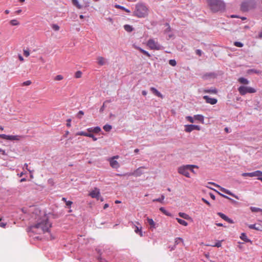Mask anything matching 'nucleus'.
I'll list each match as a JSON object with an SVG mask.
<instances>
[{"mask_svg": "<svg viewBox=\"0 0 262 262\" xmlns=\"http://www.w3.org/2000/svg\"><path fill=\"white\" fill-rule=\"evenodd\" d=\"M51 227V223L49 222L48 217L44 215L34 225L30 226L28 228V232L36 234H41L48 233L49 236H47L48 239H53L54 237L50 233L49 229Z\"/></svg>", "mask_w": 262, "mask_h": 262, "instance_id": "nucleus-1", "label": "nucleus"}, {"mask_svg": "<svg viewBox=\"0 0 262 262\" xmlns=\"http://www.w3.org/2000/svg\"><path fill=\"white\" fill-rule=\"evenodd\" d=\"M207 6L212 13L222 12L225 10L226 5L222 0H206Z\"/></svg>", "mask_w": 262, "mask_h": 262, "instance_id": "nucleus-2", "label": "nucleus"}, {"mask_svg": "<svg viewBox=\"0 0 262 262\" xmlns=\"http://www.w3.org/2000/svg\"><path fill=\"white\" fill-rule=\"evenodd\" d=\"M148 15V9L143 3H138L135 6V10L133 12V16L138 18H145Z\"/></svg>", "mask_w": 262, "mask_h": 262, "instance_id": "nucleus-3", "label": "nucleus"}, {"mask_svg": "<svg viewBox=\"0 0 262 262\" xmlns=\"http://www.w3.org/2000/svg\"><path fill=\"white\" fill-rule=\"evenodd\" d=\"M256 7V2L255 0H244L240 5V10L243 12H247Z\"/></svg>", "mask_w": 262, "mask_h": 262, "instance_id": "nucleus-4", "label": "nucleus"}, {"mask_svg": "<svg viewBox=\"0 0 262 262\" xmlns=\"http://www.w3.org/2000/svg\"><path fill=\"white\" fill-rule=\"evenodd\" d=\"M194 167L198 168V166L194 165H187L181 166L178 169V172L179 173L185 176L187 178H190L189 173L188 172L189 168Z\"/></svg>", "mask_w": 262, "mask_h": 262, "instance_id": "nucleus-5", "label": "nucleus"}, {"mask_svg": "<svg viewBox=\"0 0 262 262\" xmlns=\"http://www.w3.org/2000/svg\"><path fill=\"white\" fill-rule=\"evenodd\" d=\"M238 91L241 95H245L247 93H254L256 92V90L251 87L245 86H240L238 88Z\"/></svg>", "mask_w": 262, "mask_h": 262, "instance_id": "nucleus-6", "label": "nucleus"}, {"mask_svg": "<svg viewBox=\"0 0 262 262\" xmlns=\"http://www.w3.org/2000/svg\"><path fill=\"white\" fill-rule=\"evenodd\" d=\"M23 138L22 136L19 135H7L6 134H1L0 138L2 139H5L6 140H10V141H19Z\"/></svg>", "mask_w": 262, "mask_h": 262, "instance_id": "nucleus-7", "label": "nucleus"}, {"mask_svg": "<svg viewBox=\"0 0 262 262\" xmlns=\"http://www.w3.org/2000/svg\"><path fill=\"white\" fill-rule=\"evenodd\" d=\"M208 184L213 185L219 188L220 190L221 191L223 192L224 193H225L228 195H230L236 198V199H238V200L239 199V198L238 197L237 195H236L235 194L233 193L230 190L226 189L213 182H209Z\"/></svg>", "mask_w": 262, "mask_h": 262, "instance_id": "nucleus-8", "label": "nucleus"}, {"mask_svg": "<svg viewBox=\"0 0 262 262\" xmlns=\"http://www.w3.org/2000/svg\"><path fill=\"white\" fill-rule=\"evenodd\" d=\"M147 45L152 50H159L161 49V46L152 39H150L147 41Z\"/></svg>", "mask_w": 262, "mask_h": 262, "instance_id": "nucleus-9", "label": "nucleus"}, {"mask_svg": "<svg viewBox=\"0 0 262 262\" xmlns=\"http://www.w3.org/2000/svg\"><path fill=\"white\" fill-rule=\"evenodd\" d=\"M201 127L197 125L187 124L185 125V131L187 133H190L193 130H200Z\"/></svg>", "mask_w": 262, "mask_h": 262, "instance_id": "nucleus-10", "label": "nucleus"}, {"mask_svg": "<svg viewBox=\"0 0 262 262\" xmlns=\"http://www.w3.org/2000/svg\"><path fill=\"white\" fill-rule=\"evenodd\" d=\"M90 195L93 198H96L98 200L100 199L101 201H103V199L101 198L100 195L99 190L96 188L90 193Z\"/></svg>", "mask_w": 262, "mask_h": 262, "instance_id": "nucleus-11", "label": "nucleus"}, {"mask_svg": "<svg viewBox=\"0 0 262 262\" xmlns=\"http://www.w3.org/2000/svg\"><path fill=\"white\" fill-rule=\"evenodd\" d=\"M243 176H248L250 177H261L262 176V171L260 170H256L252 172H247V173H243L242 174Z\"/></svg>", "mask_w": 262, "mask_h": 262, "instance_id": "nucleus-12", "label": "nucleus"}, {"mask_svg": "<svg viewBox=\"0 0 262 262\" xmlns=\"http://www.w3.org/2000/svg\"><path fill=\"white\" fill-rule=\"evenodd\" d=\"M203 98L205 100L207 103H209L212 105L216 104L217 102V99L210 98L207 95L204 96Z\"/></svg>", "mask_w": 262, "mask_h": 262, "instance_id": "nucleus-13", "label": "nucleus"}, {"mask_svg": "<svg viewBox=\"0 0 262 262\" xmlns=\"http://www.w3.org/2000/svg\"><path fill=\"white\" fill-rule=\"evenodd\" d=\"M143 168V167H141L137 169H136L134 173H124L123 174L120 173H116V176H132L134 174H136L137 175H140L142 173V172L140 171V168Z\"/></svg>", "mask_w": 262, "mask_h": 262, "instance_id": "nucleus-14", "label": "nucleus"}, {"mask_svg": "<svg viewBox=\"0 0 262 262\" xmlns=\"http://www.w3.org/2000/svg\"><path fill=\"white\" fill-rule=\"evenodd\" d=\"M76 135L92 138L94 141H96L97 140V138L95 137V136L92 133H88L84 132H80L77 133Z\"/></svg>", "mask_w": 262, "mask_h": 262, "instance_id": "nucleus-15", "label": "nucleus"}, {"mask_svg": "<svg viewBox=\"0 0 262 262\" xmlns=\"http://www.w3.org/2000/svg\"><path fill=\"white\" fill-rule=\"evenodd\" d=\"M217 214L222 219H223L224 220L228 222L229 223L233 224L234 223V221L232 219L229 218L227 215H226L224 213H223L222 212H218Z\"/></svg>", "mask_w": 262, "mask_h": 262, "instance_id": "nucleus-16", "label": "nucleus"}, {"mask_svg": "<svg viewBox=\"0 0 262 262\" xmlns=\"http://www.w3.org/2000/svg\"><path fill=\"white\" fill-rule=\"evenodd\" d=\"M217 76V74L214 72L206 73L203 75L202 78L204 79H207L208 78H214Z\"/></svg>", "mask_w": 262, "mask_h": 262, "instance_id": "nucleus-17", "label": "nucleus"}, {"mask_svg": "<svg viewBox=\"0 0 262 262\" xmlns=\"http://www.w3.org/2000/svg\"><path fill=\"white\" fill-rule=\"evenodd\" d=\"M150 90L152 92L153 94H154L157 96L161 98H163V95L160 92H159L155 88L151 87L150 88Z\"/></svg>", "mask_w": 262, "mask_h": 262, "instance_id": "nucleus-18", "label": "nucleus"}, {"mask_svg": "<svg viewBox=\"0 0 262 262\" xmlns=\"http://www.w3.org/2000/svg\"><path fill=\"white\" fill-rule=\"evenodd\" d=\"M89 132H94L95 133H98L101 131V128L99 126L92 127L88 128Z\"/></svg>", "mask_w": 262, "mask_h": 262, "instance_id": "nucleus-19", "label": "nucleus"}, {"mask_svg": "<svg viewBox=\"0 0 262 262\" xmlns=\"http://www.w3.org/2000/svg\"><path fill=\"white\" fill-rule=\"evenodd\" d=\"M203 92L205 93H212L216 94L217 93V90L215 88H211L209 89H204Z\"/></svg>", "mask_w": 262, "mask_h": 262, "instance_id": "nucleus-20", "label": "nucleus"}, {"mask_svg": "<svg viewBox=\"0 0 262 262\" xmlns=\"http://www.w3.org/2000/svg\"><path fill=\"white\" fill-rule=\"evenodd\" d=\"M240 238L242 240L244 241L246 243H252V241L247 238L246 234L245 233H242L240 236Z\"/></svg>", "mask_w": 262, "mask_h": 262, "instance_id": "nucleus-21", "label": "nucleus"}, {"mask_svg": "<svg viewBox=\"0 0 262 262\" xmlns=\"http://www.w3.org/2000/svg\"><path fill=\"white\" fill-rule=\"evenodd\" d=\"M248 227L250 229L262 231V226L260 225H259L258 226H256V224H251L249 225Z\"/></svg>", "mask_w": 262, "mask_h": 262, "instance_id": "nucleus-22", "label": "nucleus"}, {"mask_svg": "<svg viewBox=\"0 0 262 262\" xmlns=\"http://www.w3.org/2000/svg\"><path fill=\"white\" fill-rule=\"evenodd\" d=\"M194 119L196 120L199 121L202 123H204V117L202 115H194Z\"/></svg>", "mask_w": 262, "mask_h": 262, "instance_id": "nucleus-23", "label": "nucleus"}, {"mask_svg": "<svg viewBox=\"0 0 262 262\" xmlns=\"http://www.w3.org/2000/svg\"><path fill=\"white\" fill-rule=\"evenodd\" d=\"M147 223L150 226V228H156V224L152 219L147 218Z\"/></svg>", "mask_w": 262, "mask_h": 262, "instance_id": "nucleus-24", "label": "nucleus"}, {"mask_svg": "<svg viewBox=\"0 0 262 262\" xmlns=\"http://www.w3.org/2000/svg\"><path fill=\"white\" fill-rule=\"evenodd\" d=\"M136 48L137 49H138L139 51H140V52H141L142 54H143L144 55L147 56V57H151L150 54L147 51L142 49L140 47H136Z\"/></svg>", "mask_w": 262, "mask_h": 262, "instance_id": "nucleus-25", "label": "nucleus"}, {"mask_svg": "<svg viewBox=\"0 0 262 262\" xmlns=\"http://www.w3.org/2000/svg\"><path fill=\"white\" fill-rule=\"evenodd\" d=\"M123 27L124 30L129 33L134 30V28L129 25H125Z\"/></svg>", "mask_w": 262, "mask_h": 262, "instance_id": "nucleus-26", "label": "nucleus"}, {"mask_svg": "<svg viewBox=\"0 0 262 262\" xmlns=\"http://www.w3.org/2000/svg\"><path fill=\"white\" fill-rule=\"evenodd\" d=\"M98 63L100 66H103L105 64V59L102 57H98L97 58Z\"/></svg>", "mask_w": 262, "mask_h": 262, "instance_id": "nucleus-27", "label": "nucleus"}, {"mask_svg": "<svg viewBox=\"0 0 262 262\" xmlns=\"http://www.w3.org/2000/svg\"><path fill=\"white\" fill-rule=\"evenodd\" d=\"M179 215L181 217L183 218V219H184L185 220H189V219H191L190 217L189 216V215L185 213L179 212Z\"/></svg>", "mask_w": 262, "mask_h": 262, "instance_id": "nucleus-28", "label": "nucleus"}, {"mask_svg": "<svg viewBox=\"0 0 262 262\" xmlns=\"http://www.w3.org/2000/svg\"><path fill=\"white\" fill-rule=\"evenodd\" d=\"M238 82L242 84H248L249 83V81L244 77H240L238 80Z\"/></svg>", "mask_w": 262, "mask_h": 262, "instance_id": "nucleus-29", "label": "nucleus"}, {"mask_svg": "<svg viewBox=\"0 0 262 262\" xmlns=\"http://www.w3.org/2000/svg\"><path fill=\"white\" fill-rule=\"evenodd\" d=\"M62 201L66 203V204L68 208H70L73 202L71 201H67L66 198H62Z\"/></svg>", "mask_w": 262, "mask_h": 262, "instance_id": "nucleus-30", "label": "nucleus"}, {"mask_svg": "<svg viewBox=\"0 0 262 262\" xmlns=\"http://www.w3.org/2000/svg\"><path fill=\"white\" fill-rule=\"evenodd\" d=\"M72 4L74 6H76L78 9H81L82 6L79 4L78 0H72Z\"/></svg>", "mask_w": 262, "mask_h": 262, "instance_id": "nucleus-31", "label": "nucleus"}, {"mask_svg": "<svg viewBox=\"0 0 262 262\" xmlns=\"http://www.w3.org/2000/svg\"><path fill=\"white\" fill-rule=\"evenodd\" d=\"M159 210L166 215L168 216H171V214L168 212L164 207H160Z\"/></svg>", "mask_w": 262, "mask_h": 262, "instance_id": "nucleus-32", "label": "nucleus"}, {"mask_svg": "<svg viewBox=\"0 0 262 262\" xmlns=\"http://www.w3.org/2000/svg\"><path fill=\"white\" fill-rule=\"evenodd\" d=\"M176 220L178 221V222L181 225H182L184 226H186L188 225L187 222H186L185 221H184L182 219H181L179 218H177Z\"/></svg>", "mask_w": 262, "mask_h": 262, "instance_id": "nucleus-33", "label": "nucleus"}, {"mask_svg": "<svg viewBox=\"0 0 262 262\" xmlns=\"http://www.w3.org/2000/svg\"><path fill=\"white\" fill-rule=\"evenodd\" d=\"M142 227H140V228L137 227V226H136V228L135 229V231L136 233H138L140 235V236H143V234H142Z\"/></svg>", "mask_w": 262, "mask_h": 262, "instance_id": "nucleus-34", "label": "nucleus"}, {"mask_svg": "<svg viewBox=\"0 0 262 262\" xmlns=\"http://www.w3.org/2000/svg\"><path fill=\"white\" fill-rule=\"evenodd\" d=\"M251 73H254L255 74H260L261 73V71L260 70H257L255 69H251L248 70V73L250 74Z\"/></svg>", "mask_w": 262, "mask_h": 262, "instance_id": "nucleus-35", "label": "nucleus"}, {"mask_svg": "<svg viewBox=\"0 0 262 262\" xmlns=\"http://www.w3.org/2000/svg\"><path fill=\"white\" fill-rule=\"evenodd\" d=\"M116 8H118V9H120L123 11H125V12H127V13H130V11L129 10L125 8L123 6H120L119 5H116Z\"/></svg>", "mask_w": 262, "mask_h": 262, "instance_id": "nucleus-36", "label": "nucleus"}, {"mask_svg": "<svg viewBox=\"0 0 262 262\" xmlns=\"http://www.w3.org/2000/svg\"><path fill=\"white\" fill-rule=\"evenodd\" d=\"M103 128L105 132H108L112 129V126L109 124H105L103 126Z\"/></svg>", "mask_w": 262, "mask_h": 262, "instance_id": "nucleus-37", "label": "nucleus"}, {"mask_svg": "<svg viewBox=\"0 0 262 262\" xmlns=\"http://www.w3.org/2000/svg\"><path fill=\"white\" fill-rule=\"evenodd\" d=\"M10 24L12 26H17L19 24V23L16 19H12L10 20Z\"/></svg>", "mask_w": 262, "mask_h": 262, "instance_id": "nucleus-38", "label": "nucleus"}, {"mask_svg": "<svg viewBox=\"0 0 262 262\" xmlns=\"http://www.w3.org/2000/svg\"><path fill=\"white\" fill-rule=\"evenodd\" d=\"M250 210L253 212H260V210H261V209L259 208H257L255 207H251Z\"/></svg>", "mask_w": 262, "mask_h": 262, "instance_id": "nucleus-39", "label": "nucleus"}, {"mask_svg": "<svg viewBox=\"0 0 262 262\" xmlns=\"http://www.w3.org/2000/svg\"><path fill=\"white\" fill-rule=\"evenodd\" d=\"M165 196L163 194L161 195V198L158 199H154L153 202H159L160 203H162L163 200L164 199Z\"/></svg>", "mask_w": 262, "mask_h": 262, "instance_id": "nucleus-40", "label": "nucleus"}, {"mask_svg": "<svg viewBox=\"0 0 262 262\" xmlns=\"http://www.w3.org/2000/svg\"><path fill=\"white\" fill-rule=\"evenodd\" d=\"M233 45L237 47H243L244 46V44L239 41H235Z\"/></svg>", "mask_w": 262, "mask_h": 262, "instance_id": "nucleus-41", "label": "nucleus"}, {"mask_svg": "<svg viewBox=\"0 0 262 262\" xmlns=\"http://www.w3.org/2000/svg\"><path fill=\"white\" fill-rule=\"evenodd\" d=\"M168 63L170 66L172 67H174L177 64V62L174 59H170L168 61Z\"/></svg>", "mask_w": 262, "mask_h": 262, "instance_id": "nucleus-42", "label": "nucleus"}, {"mask_svg": "<svg viewBox=\"0 0 262 262\" xmlns=\"http://www.w3.org/2000/svg\"><path fill=\"white\" fill-rule=\"evenodd\" d=\"M110 165L113 167H115V156L112 157L110 160Z\"/></svg>", "mask_w": 262, "mask_h": 262, "instance_id": "nucleus-43", "label": "nucleus"}, {"mask_svg": "<svg viewBox=\"0 0 262 262\" xmlns=\"http://www.w3.org/2000/svg\"><path fill=\"white\" fill-rule=\"evenodd\" d=\"M52 28L54 30H55V31H58V30H59L60 27H59V26L58 25H57V24H53V25H52Z\"/></svg>", "mask_w": 262, "mask_h": 262, "instance_id": "nucleus-44", "label": "nucleus"}, {"mask_svg": "<svg viewBox=\"0 0 262 262\" xmlns=\"http://www.w3.org/2000/svg\"><path fill=\"white\" fill-rule=\"evenodd\" d=\"M81 76H82V72L81 71H78L75 73V77L76 78H79L81 77Z\"/></svg>", "mask_w": 262, "mask_h": 262, "instance_id": "nucleus-45", "label": "nucleus"}, {"mask_svg": "<svg viewBox=\"0 0 262 262\" xmlns=\"http://www.w3.org/2000/svg\"><path fill=\"white\" fill-rule=\"evenodd\" d=\"M3 220V219L2 217H1L0 219V227L2 228H5L7 224L6 223L3 222H2Z\"/></svg>", "mask_w": 262, "mask_h": 262, "instance_id": "nucleus-46", "label": "nucleus"}, {"mask_svg": "<svg viewBox=\"0 0 262 262\" xmlns=\"http://www.w3.org/2000/svg\"><path fill=\"white\" fill-rule=\"evenodd\" d=\"M63 78V77L61 75H58L54 78V80L59 81L62 80Z\"/></svg>", "mask_w": 262, "mask_h": 262, "instance_id": "nucleus-47", "label": "nucleus"}, {"mask_svg": "<svg viewBox=\"0 0 262 262\" xmlns=\"http://www.w3.org/2000/svg\"><path fill=\"white\" fill-rule=\"evenodd\" d=\"M186 118L187 120L189 121L190 122L192 123L194 122V118L192 117L191 116H187Z\"/></svg>", "mask_w": 262, "mask_h": 262, "instance_id": "nucleus-48", "label": "nucleus"}, {"mask_svg": "<svg viewBox=\"0 0 262 262\" xmlns=\"http://www.w3.org/2000/svg\"><path fill=\"white\" fill-rule=\"evenodd\" d=\"M83 115L84 112L82 111H79L77 114V117L80 119Z\"/></svg>", "mask_w": 262, "mask_h": 262, "instance_id": "nucleus-49", "label": "nucleus"}, {"mask_svg": "<svg viewBox=\"0 0 262 262\" xmlns=\"http://www.w3.org/2000/svg\"><path fill=\"white\" fill-rule=\"evenodd\" d=\"M31 81L30 80H27V81H26L25 82H24L22 84L24 86H27V85H29L31 84Z\"/></svg>", "mask_w": 262, "mask_h": 262, "instance_id": "nucleus-50", "label": "nucleus"}, {"mask_svg": "<svg viewBox=\"0 0 262 262\" xmlns=\"http://www.w3.org/2000/svg\"><path fill=\"white\" fill-rule=\"evenodd\" d=\"M219 195H220L221 196H222V197L224 198H226L227 199H228L229 200L230 198L225 194H223L221 193H220V192L217 191V190H215Z\"/></svg>", "mask_w": 262, "mask_h": 262, "instance_id": "nucleus-51", "label": "nucleus"}, {"mask_svg": "<svg viewBox=\"0 0 262 262\" xmlns=\"http://www.w3.org/2000/svg\"><path fill=\"white\" fill-rule=\"evenodd\" d=\"M183 242V239L181 237H177L176 238L175 243L178 244L180 242Z\"/></svg>", "mask_w": 262, "mask_h": 262, "instance_id": "nucleus-52", "label": "nucleus"}, {"mask_svg": "<svg viewBox=\"0 0 262 262\" xmlns=\"http://www.w3.org/2000/svg\"><path fill=\"white\" fill-rule=\"evenodd\" d=\"M108 103V101H105L104 103H103V105L101 106V107L100 108V112H102L103 110H104V106L107 103Z\"/></svg>", "mask_w": 262, "mask_h": 262, "instance_id": "nucleus-53", "label": "nucleus"}, {"mask_svg": "<svg viewBox=\"0 0 262 262\" xmlns=\"http://www.w3.org/2000/svg\"><path fill=\"white\" fill-rule=\"evenodd\" d=\"M171 27H168L164 31V33H167L171 32Z\"/></svg>", "mask_w": 262, "mask_h": 262, "instance_id": "nucleus-54", "label": "nucleus"}, {"mask_svg": "<svg viewBox=\"0 0 262 262\" xmlns=\"http://www.w3.org/2000/svg\"><path fill=\"white\" fill-rule=\"evenodd\" d=\"M195 53L196 54V55H199V56H201L202 55V51L200 49H197L196 51H195Z\"/></svg>", "mask_w": 262, "mask_h": 262, "instance_id": "nucleus-55", "label": "nucleus"}, {"mask_svg": "<svg viewBox=\"0 0 262 262\" xmlns=\"http://www.w3.org/2000/svg\"><path fill=\"white\" fill-rule=\"evenodd\" d=\"M212 246L216 247H220L221 246V242L219 241L218 242L216 243L214 245H213Z\"/></svg>", "mask_w": 262, "mask_h": 262, "instance_id": "nucleus-56", "label": "nucleus"}, {"mask_svg": "<svg viewBox=\"0 0 262 262\" xmlns=\"http://www.w3.org/2000/svg\"><path fill=\"white\" fill-rule=\"evenodd\" d=\"M202 200L205 203H206L207 205H208L209 206H211V204L210 203L207 201L206 200V199H205L204 198H202Z\"/></svg>", "mask_w": 262, "mask_h": 262, "instance_id": "nucleus-57", "label": "nucleus"}, {"mask_svg": "<svg viewBox=\"0 0 262 262\" xmlns=\"http://www.w3.org/2000/svg\"><path fill=\"white\" fill-rule=\"evenodd\" d=\"M24 55L26 56V57H28L30 55V53H29V51H27V50H25L24 51Z\"/></svg>", "mask_w": 262, "mask_h": 262, "instance_id": "nucleus-58", "label": "nucleus"}, {"mask_svg": "<svg viewBox=\"0 0 262 262\" xmlns=\"http://www.w3.org/2000/svg\"><path fill=\"white\" fill-rule=\"evenodd\" d=\"M71 119H68L67 120V126H68V127H70L71 126Z\"/></svg>", "mask_w": 262, "mask_h": 262, "instance_id": "nucleus-59", "label": "nucleus"}, {"mask_svg": "<svg viewBox=\"0 0 262 262\" xmlns=\"http://www.w3.org/2000/svg\"><path fill=\"white\" fill-rule=\"evenodd\" d=\"M210 198L214 200L215 199V196L213 194V193H210Z\"/></svg>", "mask_w": 262, "mask_h": 262, "instance_id": "nucleus-60", "label": "nucleus"}, {"mask_svg": "<svg viewBox=\"0 0 262 262\" xmlns=\"http://www.w3.org/2000/svg\"><path fill=\"white\" fill-rule=\"evenodd\" d=\"M0 153H1L3 155H6L5 151L2 149V148H0Z\"/></svg>", "mask_w": 262, "mask_h": 262, "instance_id": "nucleus-61", "label": "nucleus"}, {"mask_svg": "<svg viewBox=\"0 0 262 262\" xmlns=\"http://www.w3.org/2000/svg\"><path fill=\"white\" fill-rule=\"evenodd\" d=\"M229 200L232 203H234V204H237V202L235 201V200H233L232 199L230 198L229 199Z\"/></svg>", "mask_w": 262, "mask_h": 262, "instance_id": "nucleus-62", "label": "nucleus"}, {"mask_svg": "<svg viewBox=\"0 0 262 262\" xmlns=\"http://www.w3.org/2000/svg\"><path fill=\"white\" fill-rule=\"evenodd\" d=\"M147 92L145 90H143L142 92V94L144 96H146L147 95Z\"/></svg>", "mask_w": 262, "mask_h": 262, "instance_id": "nucleus-63", "label": "nucleus"}, {"mask_svg": "<svg viewBox=\"0 0 262 262\" xmlns=\"http://www.w3.org/2000/svg\"><path fill=\"white\" fill-rule=\"evenodd\" d=\"M258 37L259 38H262V31L260 32L258 34Z\"/></svg>", "mask_w": 262, "mask_h": 262, "instance_id": "nucleus-64", "label": "nucleus"}]
</instances>
